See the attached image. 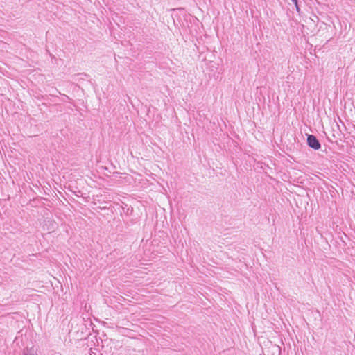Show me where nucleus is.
I'll return each instance as SVG.
<instances>
[{"label":"nucleus","instance_id":"obj_1","mask_svg":"<svg viewBox=\"0 0 355 355\" xmlns=\"http://www.w3.org/2000/svg\"><path fill=\"white\" fill-rule=\"evenodd\" d=\"M307 144L309 146L314 150H318L320 148L321 145L319 140L315 136L313 135H309L307 137Z\"/></svg>","mask_w":355,"mask_h":355},{"label":"nucleus","instance_id":"obj_2","mask_svg":"<svg viewBox=\"0 0 355 355\" xmlns=\"http://www.w3.org/2000/svg\"><path fill=\"white\" fill-rule=\"evenodd\" d=\"M24 355H37L35 354V352H34V350H33L32 349H26V350L24 351Z\"/></svg>","mask_w":355,"mask_h":355},{"label":"nucleus","instance_id":"obj_3","mask_svg":"<svg viewBox=\"0 0 355 355\" xmlns=\"http://www.w3.org/2000/svg\"><path fill=\"white\" fill-rule=\"evenodd\" d=\"M293 3L295 4V6L297 12H300V8L299 5H298V1H297V3Z\"/></svg>","mask_w":355,"mask_h":355},{"label":"nucleus","instance_id":"obj_4","mask_svg":"<svg viewBox=\"0 0 355 355\" xmlns=\"http://www.w3.org/2000/svg\"><path fill=\"white\" fill-rule=\"evenodd\" d=\"M293 3H297V0H291Z\"/></svg>","mask_w":355,"mask_h":355}]
</instances>
